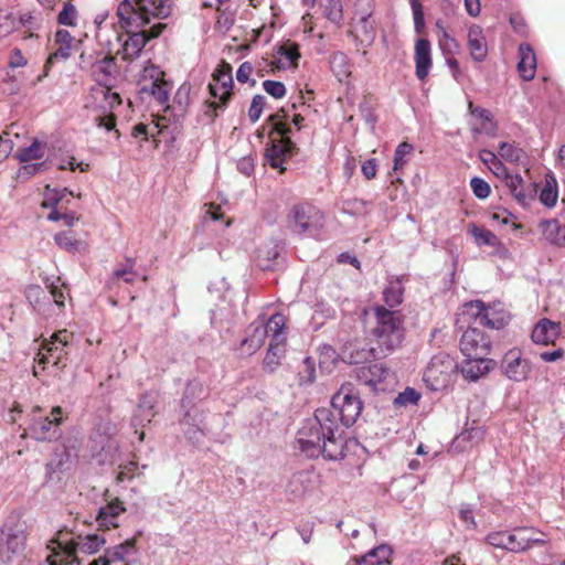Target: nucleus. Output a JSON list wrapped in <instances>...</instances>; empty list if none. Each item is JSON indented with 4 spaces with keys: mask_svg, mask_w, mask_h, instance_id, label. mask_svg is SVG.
<instances>
[{
    "mask_svg": "<svg viewBox=\"0 0 565 565\" xmlns=\"http://www.w3.org/2000/svg\"><path fill=\"white\" fill-rule=\"evenodd\" d=\"M339 424L333 411L318 408L312 418L305 422L297 435L300 450L309 458L320 455L328 460H337L343 456V441L337 435Z\"/></svg>",
    "mask_w": 565,
    "mask_h": 565,
    "instance_id": "obj_1",
    "label": "nucleus"
},
{
    "mask_svg": "<svg viewBox=\"0 0 565 565\" xmlns=\"http://www.w3.org/2000/svg\"><path fill=\"white\" fill-rule=\"evenodd\" d=\"M116 73V58L111 55L96 60L90 66V74L99 84V87L94 88L90 94L92 120L97 127L107 131L115 129L116 120L113 109L121 104L120 96L107 86Z\"/></svg>",
    "mask_w": 565,
    "mask_h": 565,
    "instance_id": "obj_2",
    "label": "nucleus"
},
{
    "mask_svg": "<svg viewBox=\"0 0 565 565\" xmlns=\"http://www.w3.org/2000/svg\"><path fill=\"white\" fill-rule=\"evenodd\" d=\"M375 326L372 335L381 354L387 355L401 347L404 337V317L397 310H391L384 306H375Z\"/></svg>",
    "mask_w": 565,
    "mask_h": 565,
    "instance_id": "obj_3",
    "label": "nucleus"
},
{
    "mask_svg": "<svg viewBox=\"0 0 565 565\" xmlns=\"http://www.w3.org/2000/svg\"><path fill=\"white\" fill-rule=\"evenodd\" d=\"M486 543L510 553H525L534 546L547 543L546 535L534 527L518 526L511 531H493L487 534Z\"/></svg>",
    "mask_w": 565,
    "mask_h": 565,
    "instance_id": "obj_4",
    "label": "nucleus"
},
{
    "mask_svg": "<svg viewBox=\"0 0 565 565\" xmlns=\"http://www.w3.org/2000/svg\"><path fill=\"white\" fill-rule=\"evenodd\" d=\"M171 11V0H124L117 15L124 26L142 28L151 18H167Z\"/></svg>",
    "mask_w": 565,
    "mask_h": 565,
    "instance_id": "obj_5",
    "label": "nucleus"
},
{
    "mask_svg": "<svg viewBox=\"0 0 565 565\" xmlns=\"http://www.w3.org/2000/svg\"><path fill=\"white\" fill-rule=\"evenodd\" d=\"M45 287L49 291L38 285H31L25 290V297L39 313L49 317L54 313L53 306L64 307L65 291L60 277L55 280L46 279Z\"/></svg>",
    "mask_w": 565,
    "mask_h": 565,
    "instance_id": "obj_6",
    "label": "nucleus"
},
{
    "mask_svg": "<svg viewBox=\"0 0 565 565\" xmlns=\"http://www.w3.org/2000/svg\"><path fill=\"white\" fill-rule=\"evenodd\" d=\"M363 403L352 383H344L332 396L331 408L335 419L344 426H352L361 415Z\"/></svg>",
    "mask_w": 565,
    "mask_h": 565,
    "instance_id": "obj_7",
    "label": "nucleus"
},
{
    "mask_svg": "<svg viewBox=\"0 0 565 565\" xmlns=\"http://www.w3.org/2000/svg\"><path fill=\"white\" fill-rule=\"evenodd\" d=\"M62 408L53 407L50 415H42L39 406L32 408V416L26 428L29 436L38 441H52L61 436Z\"/></svg>",
    "mask_w": 565,
    "mask_h": 565,
    "instance_id": "obj_8",
    "label": "nucleus"
},
{
    "mask_svg": "<svg viewBox=\"0 0 565 565\" xmlns=\"http://www.w3.org/2000/svg\"><path fill=\"white\" fill-rule=\"evenodd\" d=\"M287 223L294 233L315 235L323 226V214L315 205L300 203L289 210Z\"/></svg>",
    "mask_w": 565,
    "mask_h": 565,
    "instance_id": "obj_9",
    "label": "nucleus"
},
{
    "mask_svg": "<svg viewBox=\"0 0 565 565\" xmlns=\"http://www.w3.org/2000/svg\"><path fill=\"white\" fill-rule=\"evenodd\" d=\"M278 118H280L279 113L269 117V120L274 122V131L279 138L273 139L271 145L266 149L265 156L271 168L279 169L280 172H282L285 170L282 168V162L286 157L294 153L296 146L287 137L290 132V128L284 122L277 121Z\"/></svg>",
    "mask_w": 565,
    "mask_h": 565,
    "instance_id": "obj_10",
    "label": "nucleus"
},
{
    "mask_svg": "<svg viewBox=\"0 0 565 565\" xmlns=\"http://www.w3.org/2000/svg\"><path fill=\"white\" fill-rule=\"evenodd\" d=\"M213 77L220 86L210 84L209 88L211 95L215 98L217 97L220 102H211L205 105L204 115L207 116L211 121L217 117V109L225 107L232 96V66L228 63L223 62L213 74Z\"/></svg>",
    "mask_w": 565,
    "mask_h": 565,
    "instance_id": "obj_11",
    "label": "nucleus"
},
{
    "mask_svg": "<svg viewBox=\"0 0 565 565\" xmlns=\"http://www.w3.org/2000/svg\"><path fill=\"white\" fill-rule=\"evenodd\" d=\"M459 365L447 353L434 355L425 369L424 381L431 390L446 387L452 375L458 371Z\"/></svg>",
    "mask_w": 565,
    "mask_h": 565,
    "instance_id": "obj_12",
    "label": "nucleus"
},
{
    "mask_svg": "<svg viewBox=\"0 0 565 565\" xmlns=\"http://www.w3.org/2000/svg\"><path fill=\"white\" fill-rule=\"evenodd\" d=\"M73 334L67 330H60L51 337V341L43 345L39 352V362L42 364L52 363L55 366H65L66 348L70 345Z\"/></svg>",
    "mask_w": 565,
    "mask_h": 565,
    "instance_id": "obj_13",
    "label": "nucleus"
},
{
    "mask_svg": "<svg viewBox=\"0 0 565 565\" xmlns=\"http://www.w3.org/2000/svg\"><path fill=\"white\" fill-rule=\"evenodd\" d=\"M492 316L493 312H490L481 300L465 303L459 313L460 320L462 319L466 322L479 323L495 330L503 328L505 324L504 318Z\"/></svg>",
    "mask_w": 565,
    "mask_h": 565,
    "instance_id": "obj_14",
    "label": "nucleus"
},
{
    "mask_svg": "<svg viewBox=\"0 0 565 565\" xmlns=\"http://www.w3.org/2000/svg\"><path fill=\"white\" fill-rule=\"evenodd\" d=\"M164 73L159 67L150 65L143 70L145 83L140 93L151 95L159 105H166L169 100L170 85L164 81Z\"/></svg>",
    "mask_w": 565,
    "mask_h": 565,
    "instance_id": "obj_15",
    "label": "nucleus"
},
{
    "mask_svg": "<svg viewBox=\"0 0 565 565\" xmlns=\"http://www.w3.org/2000/svg\"><path fill=\"white\" fill-rule=\"evenodd\" d=\"M164 28V24L157 23L149 30H140L138 32L129 33L128 38L122 44V58L125 61H132L137 58L140 55L142 49L148 43V41L158 38L162 33Z\"/></svg>",
    "mask_w": 565,
    "mask_h": 565,
    "instance_id": "obj_16",
    "label": "nucleus"
},
{
    "mask_svg": "<svg viewBox=\"0 0 565 565\" xmlns=\"http://www.w3.org/2000/svg\"><path fill=\"white\" fill-rule=\"evenodd\" d=\"M490 349V339L477 327L468 328L461 335L460 351L466 358H486Z\"/></svg>",
    "mask_w": 565,
    "mask_h": 565,
    "instance_id": "obj_17",
    "label": "nucleus"
},
{
    "mask_svg": "<svg viewBox=\"0 0 565 565\" xmlns=\"http://www.w3.org/2000/svg\"><path fill=\"white\" fill-rule=\"evenodd\" d=\"M2 541L6 545V556L3 562L9 563L13 556L23 552L25 547L26 535L24 526L20 522H7L2 530Z\"/></svg>",
    "mask_w": 565,
    "mask_h": 565,
    "instance_id": "obj_18",
    "label": "nucleus"
},
{
    "mask_svg": "<svg viewBox=\"0 0 565 565\" xmlns=\"http://www.w3.org/2000/svg\"><path fill=\"white\" fill-rule=\"evenodd\" d=\"M502 370L508 379L521 382L527 379L531 366L529 361L521 358L520 351L510 350L503 358Z\"/></svg>",
    "mask_w": 565,
    "mask_h": 565,
    "instance_id": "obj_19",
    "label": "nucleus"
},
{
    "mask_svg": "<svg viewBox=\"0 0 565 565\" xmlns=\"http://www.w3.org/2000/svg\"><path fill=\"white\" fill-rule=\"evenodd\" d=\"M106 543V540L97 534L86 535L85 537H79L76 543H71L65 546V553L67 558V564H77L79 565V561L76 555V551L79 550L83 553L94 554L98 552Z\"/></svg>",
    "mask_w": 565,
    "mask_h": 565,
    "instance_id": "obj_20",
    "label": "nucleus"
},
{
    "mask_svg": "<svg viewBox=\"0 0 565 565\" xmlns=\"http://www.w3.org/2000/svg\"><path fill=\"white\" fill-rule=\"evenodd\" d=\"M468 110L470 115L476 117L478 120L471 124V132L475 138L481 134H484L488 137H494L497 135V122L494 121L490 110L482 107H475L472 102H469Z\"/></svg>",
    "mask_w": 565,
    "mask_h": 565,
    "instance_id": "obj_21",
    "label": "nucleus"
},
{
    "mask_svg": "<svg viewBox=\"0 0 565 565\" xmlns=\"http://www.w3.org/2000/svg\"><path fill=\"white\" fill-rule=\"evenodd\" d=\"M390 370L382 363L359 366L354 370V376L360 384L366 385L372 390L382 383L388 375Z\"/></svg>",
    "mask_w": 565,
    "mask_h": 565,
    "instance_id": "obj_22",
    "label": "nucleus"
},
{
    "mask_svg": "<svg viewBox=\"0 0 565 565\" xmlns=\"http://www.w3.org/2000/svg\"><path fill=\"white\" fill-rule=\"evenodd\" d=\"M135 552L136 540L130 539L111 548H107L104 555L90 562L89 565H110L113 562H126Z\"/></svg>",
    "mask_w": 565,
    "mask_h": 565,
    "instance_id": "obj_23",
    "label": "nucleus"
},
{
    "mask_svg": "<svg viewBox=\"0 0 565 565\" xmlns=\"http://www.w3.org/2000/svg\"><path fill=\"white\" fill-rule=\"evenodd\" d=\"M352 33L363 46H370L376 36L374 21L371 19V13H356L353 19Z\"/></svg>",
    "mask_w": 565,
    "mask_h": 565,
    "instance_id": "obj_24",
    "label": "nucleus"
},
{
    "mask_svg": "<svg viewBox=\"0 0 565 565\" xmlns=\"http://www.w3.org/2000/svg\"><path fill=\"white\" fill-rule=\"evenodd\" d=\"M561 333L559 323L550 319H541L534 327L531 338L536 344L548 345L554 344Z\"/></svg>",
    "mask_w": 565,
    "mask_h": 565,
    "instance_id": "obj_25",
    "label": "nucleus"
},
{
    "mask_svg": "<svg viewBox=\"0 0 565 565\" xmlns=\"http://www.w3.org/2000/svg\"><path fill=\"white\" fill-rule=\"evenodd\" d=\"M492 365L493 361L487 358H466L459 370L466 380L476 382L488 374Z\"/></svg>",
    "mask_w": 565,
    "mask_h": 565,
    "instance_id": "obj_26",
    "label": "nucleus"
},
{
    "mask_svg": "<svg viewBox=\"0 0 565 565\" xmlns=\"http://www.w3.org/2000/svg\"><path fill=\"white\" fill-rule=\"evenodd\" d=\"M74 38L66 30H58L55 33V43L57 49L49 56L44 70V75H47L49 68L57 61V60H67L71 56V52L73 49Z\"/></svg>",
    "mask_w": 565,
    "mask_h": 565,
    "instance_id": "obj_27",
    "label": "nucleus"
},
{
    "mask_svg": "<svg viewBox=\"0 0 565 565\" xmlns=\"http://www.w3.org/2000/svg\"><path fill=\"white\" fill-rule=\"evenodd\" d=\"M513 198L522 205H526L534 199L536 189L534 183H524V180L519 174H511L505 181Z\"/></svg>",
    "mask_w": 565,
    "mask_h": 565,
    "instance_id": "obj_28",
    "label": "nucleus"
},
{
    "mask_svg": "<svg viewBox=\"0 0 565 565\" xmlns=\"http://www.w3.org/2000/svg\"><path fill=\"white\" fill-rule=\"evenodd\" d=\"M316 484L315 476L308 471H300L290 478L287 484V492L294 499L303 498L307 493L313 490Z\"/></svg>",
    "mask_w": 565,
    "mask_h": 565,
    "instance_id": "obj_29",
    "label": "nucleus"
},
{
    "mask_svg": "<svg viewBox=\"0 0 565 565\" xmlns=\"http://www.w3.org/2000/svg\"><path fill=\"white\" fill-rule=\"evenodd\" d=\"M415 64L417 78L424 81L433 65L430 43L426 39H419L415 44Z\"/></svg>",
    "mask_w": 565,
    "mask_h": 565,
    "instance_id": "obj_30",
    "label": "nucleus"
},
{
    "mask_svg": "<svg viewBox=\"0 0 565 565\" xmlns=\"http://www.w3.org/2000/svg\"><path fill=\"white\" fill-rule=\"evenodd\" d=\"M468 49L473 61L483 62L486 60L488 55V44L483 30L479 25L469 28Z\"/></svg>",
    "mask_w": 565,
    "mask_h": 565,
    "instance_id": "obj_31",
    "label": "nucleus"
},
{
    "mask_svg": "<svg viewBox=\"0 0 565 565\" xmlns=\"http://www.w3.org/2000/svg\"><path fill=\"white\" fill-rule=\"evenodd\" d=\"M125 511L124 503L119 499H115L98 510L96 521L99 527L105 530L117 527V518Z\"/></svg>",
    "mask_w": 565,
    "mask_h": 565,
    "instance_id": "obj_32",
    "label": "nucleus"
},
{
    "mask_svg": "<svg viewBox=\"0 0 565 565\" xmlns=\"http://www.w3.org/2000/svg\"><path fill=\"white\" fill-rule=\"evenodd\" d=\"M518 72L524 81H532L536 71V57L533 49L529 44L519 46Z\"/></svg>",
    "mask_w": 565,
    "mask_h": 565,
    "instance_id": "obj_33",
    "label": "nucleus"
},
{
    "mask_svg": "<svg viewBox=\"0 0 565 565\" xmlns=\"http://www.w3.org/2000/svg\"><path fill=\"white\" fill-rule=\"evenodd\" d=\"M469 233L473 236L477 244L479 245H488L497 248V254L501 258H505L508 256L507 248L501 244L498 236L487 228L479 227L476 224L469 225Z\"/></svg>",
    "mask_w": 565,
    "mask_h": 565,
    "instance_id": "obj_34",
    "label": "nucleus"
},
{
    "mask_svg": "<svg viewBox=\"0 0 565 565\" xmlns=\"http://www.w3.org/2000/svg\"><path fill=\"white\" fill-rule=\"evenodd\" d=\"M156 399L151 394H145L139 399L136 414L132 417L135 427L143 426L145 423H150L156 415L154 412Z\"/></svg>",
    "mask_w": 565,
    "mask_h": 565,
    "instance_id": "obj_35",
    "label": "nucleus"
},
{
    "mask_svg": "<svg viewBox=\"0 0 565 565\" xmlns=\"http://www.w3.org/2000/svg\"><path fill=\"white\" fill-rule=\"evenodd\" d=\"M250 329L252 333L242 341V347L253 354L263 347L268 333L263 322L252 323Z\"/></svg>",
    "mask_w": 565,
    "mask_h": 565,
    "instance_id": "obj_36",
    "label": "nucleus"
},
{
    "mask_svg": "<svg viewBox=\"0 0 565 565\" xmlns=\"http://www.w3.org/2000/svg\"><path fill=\"white\" fill-rule=\"evenodd\" d=\"M266 331L268 333V337H271L270 342L276 343H285L286 337H285V326H286V318L281 313H276L269 318V320L264 323Z\"/></svg>",
    "mask_w": 565,
    "mask_h": 565,
    "instance_id": "obj_37",
    "label": "nucleus"
},
{
    "mask_svg": "<svg viewBox=\"0 0 565 565\" xmlns=\"http://www.w3.org/2000/svg\"><path fill=\"white\" fill-rule=\"evenodd\" d=\"M46 152V143L34 139L33 142L25 148L19 149L15 153V158L21 163H28L32 160H40Z\"/></svg>",
    "mask_w": 565,
    "mask_h": 565,
    "instance_id": "obj_38",
    "label": "nucleus"
},
{
    "mask_svg": "<svg viewBox=\"0 0 565 565\" xmlns=\"http://www.w3.org/2000/svg\"><path fill=\"white\" fill-rule=\"evenodd\" d=\"M136 262L132 258L126 259V265L121 268L114 270L113 276L109 280V285L114 286L119 284L121 280L126 284H134L138 274L135 270Z\"/></svg>",
    "mask_w": 565,
    "mask_h": 565,
    "instance_id": "obj_39",
    "label": "nucleus"
},
{
    "mask_svg": "<svg viewBox=\"0 0 565 565\" xmlns=\"http://www.w3.org/2000/svg\"><path fill=\"white\" fill-rule=\"evenodd\" d=\"M376 349H367L360 344H350L343 352V360L350 364H359L369 359L371 353H374Z\"/></svg>",
    "mask_w": 565,
    "mask_h": 565,
    "instance_id": "obj_40",
    "label": "nucleus"
},
{
    "mask_svg": "<svg viewBox=\"0 0 565 565\" xmlns=\"http://www.w3.org/2000/svg\"><path fill=\"white\" fill-rule=\"evenodd\" d=\"M404 288L402 282L391 281L390 285L383 291V298L385 303L393 310V308L399 306L403 301Z\"/></svg>",
    "mask_w": 565,
    "mask_h": 565,
    "instance_id": "obj_41",
    "label": "nucleus"
},
{
    "mask_svg": "<svg viewBox=\"0 0 565 565\" xmlns=\"http://www.w3.org/2000/svg\"><path fill=\"white\" fill-rule=\"evenodd\" d=\"M285 343L270 342L267 353L263 361V366L268 372H274L280 363V358L284 353Z\"/></svg>",
    "mask_w": 565,
    "mask_h": 565,
    "instance_id": "obj_42",
    "label": "nucleus"
},
{
    "mask_svg": "<svg viewBox=\"0 0 565 565\" xmlns=\"http://www.w3.org/2000/svg\"><path fill=\"white\" fill-rule=\"evenodd\" d=\"M540 201L547 207H552L555 205L557 201V189L556 180L554 177L546 179L545 186L542 189L540 193Z\"/></svg>",
    "mask_w": 565,
    "mask_h": 565,
    "instance_id": "obj_43",
    "label": "nucleus"
},
{
    "mask_svg": "<svg viewBox=\"0 0 565 565\" xmlns=\"http://www.w3.org/2000/svg\"><path fill=\"white\" fill-rule=\"evenodd\" d=\"M499 156L509 162H520L524 157V151L509 142H501L499 146Z\"/></svg>",
    "mask_w": 565,
    "mask_h": 565,
    "instance_id": "obj_44",
    "label": "nucleus"
},
{
    "mask_svg": "<svg viewBox=\"0 0 565 565\" xmlns=\"http://www.w3.org/2000/svg\"><path fill=\"white\" fill-rule=\"evenodd\" d=\"M563 225L556 220L542 221L540 228L544 237L552 244L556 245V238H559Z\"/></svg>",
    "mask_w": 565,
    "mask_h": 565,
    "instance_id": "obj_45",
    "label": "nucleus"
},
{
    "mask_svg": "<svg viewBox=\"0 0 565 565\" xmlns=\"http://www.w3.org/2000/svg\"><path fill=\"white\" fill-rule=\"evenodd\" d=\"M73 194L68 192L67 189L58 191L56 189H51L50 185L45 188L44 191V200L42 202V206L46 209H53L58 205V203L64 199L65 194Z\"/></svg>",
    "mask_w": 565,
    "mask_h": 565,
    "instance_id": "obj_46",
    "label": "nucleus"
},
{
    "mask_svg": "<svg viewBox=\"0 0 565 565\" xmlns=\"http://www.w3.org/2000/svg\"><path fill=\"white\" fill-rule=\"evenodd\" d=\"M330 66L338 76H348L350 74L348 57L342 52H337L331 55Z\"/></svg>",
    "mask_w": 565,
    "mask_h": 565,
    "instance_id": "obj_47",
    "label": "nucleus"
},
{
    "mask_svg": "<svg viewBox=\"0 0 565 565\" xmlns=\"http://www.w3.org/2000/svg\"><path fill=\"white\" fill-rule=\"evenodd\" d=\"M420 398V394L412 387H406L394 398V405L397 407H406L416 405Z\"/></svg>",
    "mask_w": 565,
    "mask_h": 565,
    "instance_id": "obj_48",
    "label": "nucleus"
},
{
    "mask_svg": "<svg viewBox=\"0 0 565 565\" xmlns=\"http://www.w3.org/2000/svg\"><path fill=\"white\" fill-rule=\"evenodd\" d=\"M77 10L71 2H65L58 13L57 22L63 25L74 26L76 24Z\"/></svg>",
    "mask_w": 565,
    "mask_h": 565,
    "instance_id": "obj_49",
    "label": "nucleus"
},
{
    "mask_svg": "<svg viewBox=\"0 0 565 565\" xmlns=\"http://www.w3.org/2000/svg\"><path fill=\"white\" fill-rule=\"evenodd\" d=\"M55 243L67 252H75L78 248L79 242L76 241L71 232L57 233L54 236Z\"/></svg>",
    "mask_w": 565,
    "mask_h": 565,
    "instance_id": "obj_50",
    "label": "nucleus"
},
{
    "mask_svg": "<svg viewBox=\"0 0 565 565\" xmlns=\"http://www.w3.org/2000/svg\"><path fill=\"white\" fill-rule=\"evenodd\" d=\"M414 150V147L408 142H402L397 146L394 154V169L402 168L406 162V157Z\"/></svg>",
    "mask_w": 565,
    "mask_h": 565,
    "instance_id": "obj_51",
    "label": "nucleus"
},
{
    "mask_svg": "<svg viewBox=\"0 0 565 565\" xmlns=\"http://www.w3.org/2000/svg\"><path fill=\"white\" fill-rule=\"evenodd\" d=\"M414 17V26L417 33H422L425 26V17L423 6L419 0H409Z\"/></svg>",
    "mask_w": 565,
    "mask_h": 565,
    "instance_id": "obj_52",
    "label": "nucleus"
},
{
    "mask_svg": "<svg viewBox=\"0 0 565 565\" xmlns=\"http://www.w3.org/2000/svg\"><path fill=\"white\" fill-rule=\"evenodd\" d=\"M264 90L274 98H282L286 95L284 83L278 81L266 79L263 82Z\"/></svg>",
    "mask_w": 565,
    "mask_h": 565,
    "instance_id": "obj_53",
    "label": "nucleus"
},
{
    "mask_svg": "<svg viewBox=\"0 0 565 565\" xmlns=\"http://www.w3.org/2000/svg\"><path fill=\"white\" fill-rule=\"evenodd\" d=\"M470 186L473 194L481 200L487 199L490 195V185L481 178L475 177L470 181Z\"/></svg>",
    "mask_w": 565,
    "mask_h": 565,
    "instance_id": "obj_54",
    "label": "nucleus"
},
{
    "mask_svg": "<svg viewBox=\"0 0 565 565\" xmlns=\"http://www.w3.org/2000/svg\"><path fill=\"white\" fill-rule=\"evenodd\" d=\"M265 104L266 99L263 95H255L253 97L250 107L248 109V117L252 122H256L259 119Z\"/></svg>",
    "mask_w": 565,
    "mask_h": 565,
    "instance_id": "obj_55",
    "label": "nucleus"
},
{
    "mask_svg": "<svg viewBox=\"0 0 565 565\" xmlns=\"http://www.w3.org/2000/svg\"><path fill=\"white\" fill-rule=\"evenodd\" d=\"M366 555L367 561H374L375 565H384V563H387V559L391 555V550L385 545H381L369 552Z\"/></svg>",
    "mask_w": 565,
    "mask_h": 565,
    "instance_id": "obj_56",
    "label": "nucleus"
},
{
    "mask_svg": "<svg viewBox=\"0 0 565 565\" xmlns=\"http://www.w3.org/2000/svg\"><path fill=\"white\" fill-rule=\"evenodd\" d=\"M326 17L333 23H340L342 20V9L334 0H329V7L326 8Z\"/></svg>",
    "mask_w": 565,
    "mask_h": 565,
    "instance_id": "obj_57",
    "label": "nucleus"
},
{
    "mask_svg": "<svg viewBox=\"0 0 565 565\" xmlns=\"http://www.w3.org/2000/svg\"><path fill=\"white\" fill-rule=\"evenodd\" d=\"M279 53L281 56H285L291 64H295L296 61L300 57V53L297 44H285L280 47Z\"/></svg>",
    "mask_w": 565,
    "mask_h": 565,
    "instance_id": "obj_58",
    "label": "nucleus"
},
{
    "mask_svg": "<svg viewBox=\"0 0 565 565\" xmlns=\"http://www.w3.org/2000/svg\"><path fill=\"white\" fill-rule=\"evenodd\" d=\"M137 470V463L135 461H130L125 466H120V470L116 477L117 482H122L125 480L131 479L135 476V471Z\"/></svg>",
    "mask_w": 565,
    "mask_h": 565,
    "instance_id": "obj_59",
    "label": "nucleus"
},
{
    "mask_svg": "<svg viewBox=\"0 0 565 565\" xmlns=\"http://www.w3.org/2000/svg\"><path fill=\"white\" fill-rule=\"evenodd\" d=\"M253 70H254V67H253L252 63H249V62L242 63L236 72V79L243 84L247 83L249 81V76L253 73Z\"/></svg>",
    "mask_w": 565,
    "mask_h": 565,
    "instance_id": "obj_60",
    "label": "nucleus"
},
{
    "mask_svg": "<svg viewBox=\"0 0 565 565\" xmlns=\"http://www.w3.org/2000/svg\"><path fill=\"white\" fill-rule=\"evenodd\" d=\"M565 356V351L562 348H557L553 351H544L540 353L541 360L551 363L562 360Z\"/></svg>",
    "mask_w": 565,
    "mask_h": 565,
    "instance_id": "obj_61",
    "label": "nucleus"
},
{
    "mask_svg": "<svg viewBox=\"0 0 565 565\" xmlns=\"http://www.w3.org/2000/svg\"><path fill=\"white\" fill-rule=\"evenodd\" d=\"M45 168V162L39 163H24L19 170L20 175H34Z\"/></svg>",
    "mask_w": 565,
    "mask_h": 565,
    "instance_id": "obj_62",
    "label": "nucleus"
},
{
    "mask_svg": "<svg viewBox=\"0 0 565 565\" xmlns=\"http://www.w3.org/2000/svg\"><path fill=\"white\" fill-rule=\"evenodd\" d=\"M173 102H174V104H178L179 109L181 111H184L186 106H188V104H189V92H188V89H185L184 87L179 88L178 92L175 93Z\"/></svg>",
    "mask_w": 565,
    "mask_h": 565,
    "instance_id": "obj_63",
    "label": "nucleus"
},
{
    "mask_svg": "<svg viewBox=\"0 0 565 565\" xmlns=\"http://www.w3.org/2000/svg\"><path fill=\"white\" fill-rule=\"evenodd\" d=\"M26 64L25 57L22 55L21 50L14 49L12 50L9 57V65L12 68L22 67Z\"/></svg>",
    "mask_w": 565,
    "mask_h": 565,
    "instance_id": "obj_64",
    "label": "nucleus"
}]
</instances>
